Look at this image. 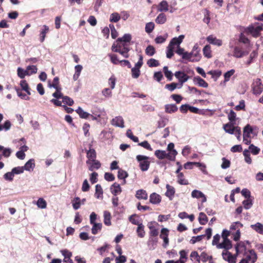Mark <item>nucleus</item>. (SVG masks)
I'll list each match as a JSON object with an SVG mask.
<instances>
[{"mask_svg":"<svg viewBox=\"0 0 263 263\" xmlns=\"http://www.w3.org/2000/svg\"><path fill=\"white\" fill-rule=\"evenodd\" d=\"M131 39L132 36L129 33L125 34L123 37L118 38L116 40V52L124 58H128L129 48L127 43H129Z\"/></svg>","mask_w":263,"mask_h":263,"instance_id":"1","label":"nucleus"},{"mask_svg":"<svg viewBox=\"0 0 263 263\" xmlns=\"http://www.w3.org/2000/svg\"><path fill=\"white\" fill-rule=\"evenodd\" d=\"M136 159L139 163V167L141 171H146L148 170L150 165L149 157L138 155L136 156Z\"/></svg>","mask_w":263,"mask_h":263,"instance_id":"2","label":"nucleus"},{"mask_svg":"<svg viewBox=\"0 0 263 263\" xmlns=\"http://www.w3.org/2000/svg\"><path fill=\"white\" fill-rule=\"evenodd\" d=\"M253 93L255 95H260L263 90V85L261 83L260 79H256L254 80L252 84Z\"/></svg>","mask_w":263,"mask_h":263,"instance_id":"3","label":"nucleus"},{"mask_svg":"<svg viewBox=\"0 0 263 263\" xmlns=\"http://www.w3.org/2000/svg\"><path fill=\"white\" fill-rule=\"evenodd\" d=\"M175 76L178 79L180 83V86L178 88H180L182 86L183 84L186 82L189 79V76L184 72L178 71L175 73Z\"/></svg>","mask_w":263,"mask_h":263,"instance_id":"4","label":"nucleus"},{"mask_svg":"<svg viewBox=\"0 0 263 263\" xmlns=\"http://www.w3.org/2000/svg\"><path fill=\"white\" fill-rule=\"evenodd\" d=\"M247 30L254 37H258L260 35V32L262 30V25L257 26H250Z\"/></svg>","mask_w":263,"mask_h":263,"instance_id":"5","label":"nucleus"},{"mask_svg":"<svg viewBox=\"0 0 263 263\" xmlns=\"http://www.w3.org/2000/svg\"><path fill=\"white\" fill-rule=\"evenodd\" d=\"M191 57V62H198L200 60L201 55L199 53V49L198 47L195 45L193 47L192 51L190 52Z\"/></svg>","mask_w":263,"mask_h":263,"instance_id":"6","label":"nucleus"},{"mask_svg":"<svg viewBox=\"0 0 263 263\" xmlns=\"http://www.w3.org/2000/svg\"><path fill=\"white\" fill-rule=\"evenodd\" d=\"M91 145H89V149L88 150L86 149V157L88 160L86 161V164H89L90 161L94 160L96 158V153L94 149L91 148Z\"/></svg>","mask_w":263,"mask_h":263,"instance_id":"7","label":"nucleus"},{"mask_svg":"<svg viewBox=\"0 0 263 263\" xmlns=\"http://www.w3.org/2000/svg\"><path fill=\"white\" fill-rule=\"evenodd\" d=\"M116 169H119L118 171V178L121 181V184H125L126 183L125 179L128 177V173L120 168H119L118 166L116 165Z\"/></svg>","mask_w":263,"mask_h":263,"instance_id":"8","label":"nucleus"},{"mask_svg":"<svg viewBox=\"0 0 263 263\" xmlns=\"http://www.w3.org/2000/svg\"><path fill=\"white\" fill-rule=\"evenodd\" d=\"M191 196L193 198H202V202H205L206 201V198L205 195L200 191L194 190L192 192Z\"/></svg>","mask_w":263,"mask_h":263,"instance_id":"9","label":"nucleus"},{"mask_svg":"<svg viewBox=\"0 0 263 263\" xmlns=\"http://www.w3.org/2000/svg\"><path fill=\"white\" fill-rule=\"evenodd\" d=\"M168 231L166 228H163L161 230V234L160 235L161 238L164 241L163 247H166L168 244Z\"/></svg>","mask_w":263,"mask_h":263,"instance_id":"10","label":"nucleus"},{"mask_svg":"<svg viewBox=\"0 0 263 263\" xmlns=\"http://www.w3.org/2000/svg\"><path fill=\"white\" fill-rule=\"evenodd\" d=\"M206 41L210 44L218 46L222 45V42L221 40L217 39L216 37L212 35H209L206 37Z\"/></svg>","mask_w":263,"mask_h":263,"instance_id":"11","label":"nucleus"},{"mask_svg":"<svg viewBox=\"0 0 263 263\" xmlns=\"http://www.w3.org/2000/svg\"><path fill=\"white\" fill-rule=\"evenodd\" d=\"M232 247L231 241L229 239H223L222 242L217 245L219 249H224L226 251L231 249Z\"/></svg>","mask_w":263,"mask_h":263,"instance_id":"12","label":"nucleus"},{"mask_svg":"<svg viewBox=\"0 0 263 263\" xmlns=\"http://www.w3.org/2000/svg\"><path fill=\"white\" fill-rule=\"evenodd\" d=\"M155 224H157V223L155 222H151L148 223L147 226L150 230V235L154 237L157 236L159 234L158 230L155 228Z\"/></svg>","mask_w":263,"mask_h":263,"instance_id":"13","label":"nucleus"},{"mask_svg":"<svg viewBox=\"0 0 263 263\" xmlns=\"http://www.w3.org/2000/svg\"><path fill=\"white\" fill-rule=\"evenodd\" d=\"M168 3L165 0L161 1L157 6L159 12H166L168 10Z\"/></svg>","mask_w":263,"mask_h":263,"instance_id":"14","label":"nucleus"},{"mask_svg":"<svg viewBox=\"0 0 263 263\" xmlns=\"http://www.w3.org/2000/svg\"><path fill=\"white\" fill-rule=\"evenodd\" d=\"M223 128L226 133L230 134H234L235 132L236 126H234V123L230 122L224 124Z\"/></svg>","mask_w":263,"mask_h":263,"instance_id":"15","label":"nucleus"},{"mask_svg":"<svg viewBox=\"0 0 263 263\" xmlns=\"http://www.w3.org/2000/svg\"><path fill=\"white\" fill-rule=\"evenodd\" d=\"M161 196L156 193H152L149 196V201L151 203L153 204H159L161 202Z\"/></svg>","mask_w":263,"mask_h":263,"instance_id":"16","label":"nucleus"},{"mask_svg":"<svg viewBox=\"0 0 263 263\" xmlns=\"http://www.w3.org/2000/svg\"><path fill=\"white\" fill-rule=\"evenodd\" d=\"M34 167V160L33 159H30L25 163V165L23 166V168L24 170L31 172L33 170Z\"/></svg>","mask_w":263,"mask_h":263,"instance_id":"17","label":"nucleus"},{"mask_svg":"<svg viewBox=\"0 0 263 263\" xmlns=\"http://www.w3.org/2000/svg\"><path fill=\"white\" fill-rule=\"evenodd\" d=\"M87 164L89 165V170L90 171H93L95 169L98 170L101 166L100 162L96 159L90 161V162Z\"/></svg>","mask_w":263,"mask_h":263,"instance_id":"18","label":"nucleus"},{"mask_svg":"<svg viewBox=\"0 0 263 263\" xmlns=\"http://www.w3.org/2000/svg\"><path fill=\"white\" fill-rule=\"evenodd\" d=\"M243 259L247 260L250 263H254L257 259V255L254 251L251 250L249 251V254L246 256V258Z\"/></svg>","mask_w":263,"mask_h":263,"instance_id":"19","label":"nucleus"},{"mask_svg":"<svg viewBox=\"0 0 263 263\" xmlns=\"http://www.w3.org/2000/svg\"><path fill=\"white\" fill-rule=\"evenodd\" d=\"M166 187L167 191L165 193V195L168 197L170 200H172L175 192V189L173 186L169 184H166Z\"/></svg>","mask_w":263,"mask_h":263,"instance_id":"20","label":"nucleus"},{"mask_svg":"<svg viewBox=\"0 0 263 263\" xmlns=\"http://www.w3.org/2000/svg\"><path fill=\"white\" fill-rule=\"evenodd\" d=\"M184 36L183 35H180L178 37L173 38L170 43V45L172 47L175 45H177L178 46L181 43L184 39Z\"/></svg>","mask_w":263,"mask_h":263,"instance_id":"21","label":"nucleus"},{"mask_svg":"<svg viewBox=\"0 0 263 263\" xmlns=\"http://www.w3.org/2000/svg\"><path fill=\"white\" fill-rule=\"evenodd\" d=\"M76 111L79 115L80 117L82 119H88L90 116V114L84 111L81 107H79L78 109L76 110Z\"/></svg>","mask_w":263,"mask_h":263,"instance_id":"22","label":"nucleus"},{"mask_svg":"<svg viewBox=\"0 0 263 263\" xmlns=\"http://www.w3.org/2000/svg\"><path fill=\"white\" fill-rule=\"evenodd\" d=\"M251 228L259 234L263 235V224L260 222H257L251 225Z\"/></svg>","mask_w":263,"mask_h":263,"instance_id":"23","label":"nucleus"},{"mask_svg":"<svg viewBox=\"0 0 263 263\" xmlns=\"http://www.w3.org/2000/svg\"><path fill=\"white\" fill-rule=\"evenodd\" d=\"M136 197L139 199L146 200L148 196L145 190H139L136 192Z\"/></svg>","mask_w":263,"mask_h":263,"instance_id":"24","label":"nucleus"},{"mask_svg":"<svg viewBox=\"0 0 263 263\" xmlns=\"http://www.w3.org/2000/svg\"><path fill=\"white\" fill-rule=\"evenodd\" d=\"M194 81L200 87H202L203 88H206L208 87V84L200 77H195Z\"/></svg>","mask_w":263,"mask_h":263,"instance_id":"25","label":"nucleus"},{"mask_svg":"<svg viewBox=\"0 0 263 263\" xmlns=\"http://www.w3.org/2000/svg\"><path fill=\"white\" fill-rule=\"evenodd\" d=\"M167 20L166 15L163 13H160L155 20V22L158 24H163Z\"/></svg>","mask_w":263,"mask_h":263,"instance_id":"26","label":"nucleus"},{"mask_svg":"<svg viewBox=\"0 0 263 263\" xmlns=\"http://www.w3.org/2000/svg\"><path fill=\"white\" fill-rule=\"evenodd\" d=\"M178 107L175 104H166L165 105V111L168 114H172L177 111Z\"/></svg>","mask_w":263,"mask_h":263,"instance_id":"27","label":"nucleus"},{"mask_svg":"<svg viewBox=\"0 0 263 263\" xmlns=\"http://www.w3.org/2000/svg\"><path fill=\"white\" fill-rule=\"evenodd\" d=\"M49 27L46 25H44L40 32V39L41 42H43L45 40L46 34L49 31Z\"/></svg>","mask_w":263,"mask_h":263,"instance_id":"28","label":"nucleus"},{"mask_svg":"<svg viewBox=\"0 0 263 263\" xmlns=\"http://www.w3.org/2000/svg\"><path fill=\"white\" fill-rule=\"evenodd\" d=\"M3 151L2 156L6 158L9 157L12 153L11 148H5L3 146L0 145V151Z\"/></svg>","mask_w":263,"mask_h":263,"instance_id":"29","label":"nucleus"},{"mask_svg":"<svg viewBox=\"0 0 263 263\" xmlns=\"http://www.w3.org/2000/svg\"><path fill=\"white\" fill-rule=\"evenodd\" d=\"M110 217V213L107 211H105L104 212V223L105 225L110 226L111 224Z\"/></svg>","mask_w":263,"mask_h":263,"instance_id":"30","label":"nucleus"},{"mask_svg":"<svg viewBox=\"0 0 263 263\" xmlns=\"http://www.w3.org/2000/svg\"><path fill=\"white\" fill-rule=\"evenodd\" d=\"M144 226L143 225L142 223H141L140 224H139L138 226V228L137 229V233L138 234V236L140 238H143L145 236V232L144 231Z\"/></svg>","mask_w":263,"mask_h":263,"instance_id":"31","label":"nucleus"},{"mask_svg":"<svg viewBox=\"0 0 263 263\" xmlns=\"http://www.w3.org/2000/svg\"><path fill=\"white\" fill-rule=\"evenodd\" d=\"M102 195L103 190L102 187L101 185L98 184L96 185V192L95 194V196L97 198L99 199L102 197Z\"/></svg>","mask_w":263,"mask_h":263,"instance_id":"32","label":"nucleus"},{"mask_svg":"<svg viewBox=\"0 0 263 263\" xmlns=\"http://www.w3.org/2000/svg\"><path fill=\"white\" fill-rule=\"evenodd\" d=\"M110 248V245L105 243L103 246L97 249V251L99 252L101 255H104V253L105 252H108Z\"/></svg>","mask_w":263,"mask_h":263,"instance_id":"33","label":"nucleus"},{"mask_svg":"<svg viewBox=\"0 0 263 263\" xmlns=\"http://www.w3.org/2000/svg\"><path fill=\"white\" fill-rule=\"evenodd\" d=\"M155 155L159 159H163L166 156V152L158 149L155 151Z\"/></svg>","mask_w":263,"mask_h":263,"instance_id":"34","label":"nucleus"},{"mask_svg":"<svg viewBox=\"0 0 263 263\" xmlns=\"http://www.w3.org/2000/svg\"><path fill=\"white\" fill-rule=\"evenodd\" d=\"M203 53L204 57L207 58H211L212 57L211 47L210 45H207L204 46L203 49Z\"/></svg>","mask_w":263,"mask_h":263,"instance_id":"35","label":"nucleus"},{"mask_svg":"<svg viewBox=\"0 0 263 263\" xmlns=\"http://www.w3.org/2000/svg\"><path fill=\"white\" fill-rule=\"evenodd\" d=\"M92 224L93 227L91 229V233L96 235L101 230L102 224L101 223H94Z\"/></svg>","mask_w":263,"mask_h":263,"instance_id":"36","label":"nucleus"},{"mask_svg":"<svg viewBox=\"0 0 263 263\" xmlns=\"http://www.w3.org/2000/svg\"><path fill=\"white\" fill-rule=\"evenodd\" d=\"M178 182L182 185H187L189 184L188 181L184 178V175L182 173L178 174Z\"/></svg>","mask_w":263,"mask_h":263,"instance_id":"37","label":"nucleus"},{"mask_svg":"<svg viewBox=\"0 0 263 263\" xmlns=\"http://www.w3.org/2000/svg\"><path fill=\"white\" fill-rule=\"evenodd\" d=\"M155 53L156 50L153 46L148 45L145 49V53L149 57L154 55Z\"/></svg>","mask_w":263,"mask_h":263,"instance_id":"38","label":"nucleus"},{"mask_svg":"<svg viewBox=\"0 0 263 263\" xmlns=\"http://www.w3.org/2000/svg\"><path fill=\"white\" fill-rule=\"evenodd\" d=\"M190 257L191 260L194 261V263H200V256L196 251L192 252L190 255Z\"/></svg>","mask_w":263,"mask_h":263,"instance_id":"39","label":"nucleus"},{"mask_svg":"<svg viewBox=\"0 0 263 263\" xmlns=\"http://www.w3.org/2000/svg\"><path fill=\"white\" fill-rule=\"evenodd\" d=\"M17 75L18 77L21 79H23L25 78L26 76H28L29 73L27 71L26 69L24 70V69L18 67L17 69Z\"/></svg>","mask_w":263,"mask_h":263,"instance_id":"40","label":"nucleus"},{"mask_svg":"<svg viewBox=\"0 0 263 263\" xmlns=\"http://www.w3.org/2000/svg\"><path fill=\"white\" fill-rule=\"evenodd\" d=\"M26 70L29 73L28 76H31L37 72V68L36 66L29 65L26 67Z\"/></svg>","mask_w":263,"mask_h":263,"instance_id":"41","label":"nucleus"},{"mask_svg":"<svg viewBox=\"0 0 263 263\" xmlns=\"http://www.w3.org/2000/svg\"><path fill=\"white\" fill-rule=\"evenodd\" d=\"M199 223L202 224H205L208 221V218L206 215L202 212L200 213L198 217Z\"/></svg>","mask_w":263,"mask_h":263,"instance_id":"42","label":"nucleus"},{"mask_svg":"<svg viewBox=\"0 0 263 263\" xmlns=\"http://www.w3.org/2000/svg\"><path fill=\"white\" fill-rule=\"evenodd\" d=\"M242 204L245 209H250L253 205V200L251 198L247 199L242 202Z\"/></svg>","mask_w":263,"mask_h":263,"instance_id":"43","label":"nucleus"},{"mask_svg":"<svg viewBox=\"0 0 263 263\" xmlns=\"http://www.w3.org/2000/svg\"><path fill=\"white\" fill-rule=\"evenodd\" d=\"M81 205V199L79 197H76L72 201V206L74 210H78Z\"/></svg>","mask_w":263,"mask_h":263,"instance_id":"44","label":"nucleus"},{"mask_svg":"<svg viewBox=\"0 0 263 263\" xmlns=\"http://www.w3.org/2000/svg\"><path fill=\"white\" fill-rule=\"evenodd\" d=\"M177 155V152L176 150H173L171 152L166 153V156L165 158L168 159L171 161H174L176 156Z\"/></svg>","mask_w":263,"mask_h":263,"instance_id":"45","label":"nucleus"},{"mask_svg":"<svg viewBox=\"0 0 263 263\" xmlns=\"http://www.w3.org/2000/svg\"><path fill=\"white\" fill-rule=\"evenodd\" d=\"M243 154L245 157V161L248 164H251L252 163V159L250 157L249 151L248 149H245Z\"/></svg>","mask_w":263,"mask_h":263,"instance_id":"46","label":"nucleus"},{"mask_svg":"<svg viewBox=\"0 0 263 263\" xmlns=\"http://www.w3.org/2000/svg\"><path fill=\"white\" fill-rule=\"evenodd\" d=\"M147 64L150 67H157L159 65V63L158 60L155 59H150L147 62Z\"/></svg>","mask_w":263,"mask_h":263,"instance_id":"47","label":"nucleus"},{"mask_svg":"<svg viewBox=\"0 0 263 263\" xmlns=\"http://www.w3.org/2000/svg\"><path fill=\"white\" fill-rule=\"evenodd\" d=\"M233 56L240 58L244 56V53H242V51L238 47H235L234 50Z\"/></svg>","mask_w":263,"mask_h":263,"instance_id":"48","label":"nucleus"},{"mask_svg":"<svg viewBox=\"0 0 263 263\" xmlns=\"http://www.w3.org/2000/svg\"><path fill=\"white\" fill-rule=\"evenodd\" d=\"M163 72L164 73L165 76L167 78L169 81H171L173 78V73L172 72L168 70V67L167 66H164L163 67Z\"/></svg>","mask_w":263,"mask_h":263,"instance_id":"49","label":"nucleus"},{"mask_svg":"<svg viewBox=\"0 0 263 263\" xmlns=\"http://www.w3.org/2000/svg\"><path fill=\"white\" fill-rule=\"evenodd\" d=\"M62 102L69 106H72L74 103L73 100L68 96H63Z\"/></svg>","mask_w":263,"mask_h":263,"instance_id":"50","label":"nucleus"},{"mask_svg":"<svg viewBox=\"0 0 263 263\" xmlns=\"http://www.w3.org/2000/svg\"><path fill=\"white\" fill-rule=\"evenodd\" d=\"M155 27V24L153 22H149L147 23L145 25V31L147 33H151L154 30Z\"/></svg>","mask_w":263,"mask_h":263,"instance_id":"51","label":"nucleus"},{"mask_svg":"<svg viewBox=\"0 0 263 263\" xmlns=\"http://www.w3.org/2000/svg\"><path fill=\"white\" fill-rule=\"evenodd\" d=\"M205 237V235H201L197 236H193L190 241L191 244H194L197 242L201 241L203 238Z\"/></svg>","mask_w":263,"mask_h":263,"instance_id":"52","label":"nucleus"},{"mask_svg":"<svg viewBox=\"0 0 263 263\" xmlns=\"http://www.w3.org/2000/svg\"><path fill=\"white\" fill-rule=\"evenodd\" d=\"M129 220L133 224L139 226L141 223L140 222L138 217L136 215H133L129 218Z\"/></svg>","mask_w":263,"mask_h":263,"instance_id":"53","label":"nucleus"},{"mask_svg":"<svg viewBox=\"0 0 263 263\" xmlns=\"http://www.w3.org/2000/svg\"><path fill=\"white\" fill-rule=\"evenodd\" d=\"M250 125L247 124L245 126L243 131V137L250 138V135L251 134V133L250 132Z\"/></svg>","mask_w":263,"mask_h":263,"instance_id":"54","label":"nucleus"},{"mask_svg":"<svg viewBox=\"0 0 263 263\" xmlns=\"http://www.w3.org/2000/svg\"><path fill=\"white\" fill-rule=\"evenodd\" d=\"M15 90L16 91L17 96L21 99L25 100H29L30 98L29 97H27L25 93H23L18 88L16 87Z\"/></svg>","mask_w":263,"mask_h":263,"instance_id":"55","label":"nucleus"},{"mask_svg":"<svg viewBox=\"0 0 263 263\" xmlns=\"http://www.w3.org/2000/svg\"><path fill=\"white\" fill-rule=\"evenodd\" d=\"M37 205L39 208H40L41 209H45L46 208L47 206V203L46 201L43 199V198H39L38 200L37 201Z\"/></svg>","mask_w":263,"mask_h":263,"instance_id":"56","label":"nucleus"},{"mask_svg":"<svg viewBox=\"0 0 263 263\" xmlns=\"http://www.w3.org/2000/svg\"><path fill=\"white\" fill-rule=\"evenodd\" d=\"M235 70L234 69H231L227 72H226L224 74V82H228L229 81L230 78L231 77L234 73Z\"/></svg>","mask_w":263,"mask_h":263,"instance_id":"57","label":"nucleus"},{"mask_svg":"<svg viewBox=\"0 0 263 263\" xmlns=\"http://www.w3.org/2000/svg\"><path fill=\"white\" fill-rule=\"evenodd\" d=\"M138 145L141 146L143 147V148L149 150V151H152L153 149L149 144V143L147 141H144L142 142L139 143Z\"/></svg>","mask_w":263,"mask_h":263,"instance_id":"58","label":"nucleus"},{"mask_svg":"<svg viewBox=\"0 0 263 263\" xmlns=\"http://www.w3.org/2000/svg\"><path fill=\"white\" fill-rule=\"evenodd\" d=\"M250 151L253 155H257L259 153L260 149L253 144H251L249 147V151Z\"/></svg>","mask_w":263,"mask_h":263,"instance_id":"59","label":"nucleus"},{"mask_svg":"<svg viewBox=\"0 0 263 263\" xmlns=\"http://www.w3.org/2000/svg\"><path fill=\"white\" fill-rule=\"evenodd\" d=\"M140 73V69H138L137 68L133 67L132 69V77L134 78L137 79L138 78Z\"/></svg>","mask_w":263,"mask_h":263,"instance_id":"60","label":"nucleus"},{"mask_svg":"<svg viewBox=\"0 0 263 263\" xmlns=\"http://www.w3.org/2000/svg\"><path fill=\"white\" fill-rule=\"evenodd\" d=\"M116 126H118L121 128H123L124 127V120L122 117H116Z\"/></svg>","mask_w":263,"mask_h":263,"instance_id":"61","label":"nucleus"},{"mask_svg":"<svg viewBox=\"0 0 263 263\" xmlns=\"http://www.w3.org/2000/svg\"><path fill=\"white\" fill-rule=\"evenodd\" d=\"M24 169L23 166H18L14 167L12 169V172L14 175V174H20L24 172Z\"/></svg>","mask_w":263,"mask_h":263,"instance_id":"62","label":"nucleus"},{"mask_svg":"<svg viewBox=\"0 0 263 263\" xmlns=\"http://www.w3.org/2000/svg\"><path fill=\"white\" fill-rule=\"evenodd\" d=\"M236 116V113L233 110H231L229 114H228V119L230 121V122L235 121Z\"/></svg>","mask_w":263,"mask_h":263,"instance_id":"63","label":"nucleus"},{"mask_svg":"<svg viewBox=\"0 0 263 263\" xmlns=\"http://www.w3.org/2000/svg\"><path fill=\"white\" fill-rule=\"evenodd\" d=\"M178 84L175 83H172L171 84H168L165 85V88L171 91H173L177 87Z\"/></svg>","mask_w":263,"mask_h":263,"instance_id":"64","label":"nucleus"}]
</instances>
